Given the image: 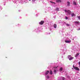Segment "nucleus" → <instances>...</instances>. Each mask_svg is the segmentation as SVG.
Instances as JSON below:
<instances>
[{
  "label": "nucleus",
  "mask_w": 80,
  "mask_h": 80,
  "mask_svg": "<svg viewBox=\"0 0 80 80\" xmlns=\"http://www.w3.org/2000/svg\"><path fill=\"white\" fill-rule=\"evenodd\" d=\"M64 41L66 43H69L71 42V40H70L69 38H67L66 40H65Z\"/></svg>",
  "instance_id": "f257e3e1"
},
{
  "label": "nucleus",
  "mask_w": 80,
  "mask_h": 80,
  "mask_svg": "<svg viewBox=\"0 0 80 80\" xmlns=\"http://www.w3.org/2000/svg\"><path fill=\"white\" fill-rule=\"evenodd\" d=\"M64 12H67L68 15H70L71 14V13H72V12H71V11L68 10H64Z\"/></svg>",
  "instance_id": "f03ea898"
},
{
  "label": "nucleus",
  "mask_w": 80,
  "mask_h": 80,
  "mask_svg": "<svg viewBox=\"0 0 80 80\" xmlns=\"http://www.w3.org/2000/svg\"><path fill=\"white\" fill-rule=\"evenodd\" d=\"M73 67L75 70H78V71H80V69L78 67H75L74 65H73Z\"/></svg>",
  "instance_id": "7ed1b4c3"
},
{
  "label": "nucleus",
  "mask_w": 80,
  "mask_h": 80,
  "mask_svg": "<svg viewBox=\"0 0 80 80\" xmlns=\"http://www.w3.org/2000/svg\"><path fill=\"white\" fill-rule=\"evenodd\" d=\"M39 29H40V28H37L34 30V31L35 32H40V30Z\"/></svg>",
  "instance_id": "20e7f679"
},
{
  "label": "nucleus",
  "mask_w": 80,
  "mask_h": 80,
  "mask_svg": "<svg viewBox=\"0 0 80 80\" xmlns=\"http://www.w3.org/2000/svg\"><path fill=\"white\" fill-rule=\"evenodd\" d=\"M44 23V21H41L40 22H39V24H40V25H43Z\"/></svg>",
  "instance_id": "39448f33"
},
{
  "label": "nucleus",
  "mask_w": 80,
  "mask_h": 80,
  "mask_svg": "<svg viewBox=\"0 0 80 80\" xmlns=\"http://www.w3.org/2000/svg\"><path fill=\"white\" fill-rule=\"evenodd\" d=\"M53 28V26H51L49 28L50 30V31H51V30H52V28Z\"/></svg>",
  "instance_id": "423d86ee"
},
{
  "label": "nucleus",
  "mask_w": 80,
  "mask_h": 80,
  "mask_svg": "<svg viewBox=\"0 0 80 80\" xmlns=\"http://www.w3.org/2000/svg\"><path fill=\"white\" fill-rule=\"evenodd\" d=\"M76 16V15L74 13H72L71 14V17H75Z\"/></svg>",
  "instance_id": "0eeeda50"
},
{
  "label": "nucleus",
  "mask_w": 80,
  "mask_h": 80,
  "mask_svg": "<svg viewBox=\"0 0 80 80\" xmlns=\"http://www.w3.org/2000/svg\"><path fill=\"white\" fill-rule=\"evenodd\" d=\"M74 58L73 57H71L69 59V60H73Z\"/></svg>",
  "instance_id": "6e6552de"
},
{
  "label": "nucleus",
  "mask_w": 80,
  "mask_h": 80,
  "mask_svg": "<svg viewBox=\"0 0 80 80\" xmlns=\"http://www.w3.org/2000/svg\"><path fill=\"white\" fill-rule=\"evenodd\" d=\"M67 6H69L70 5V2H67Z\"/></svg>",
  "instance_id": "1a4fd4ad"
},
{
  "label": "nucleus",
  "mask_w": 80,
  "mask_h": 80,
  "mask_svg": "<svg viewBox=\"0 0 80 80\" xmlns=\"http://www.w3.org/2000/svg\"><path fill=\"white\" fill-rule=\"evenodd\" d=\"M71 48L72 50H75V46H73Z\"/></svg>",
  "instance_id": "9d476101"
},
{
  "label": "nucleus",
  "mask_w": 80,
  "mask_h": 80,
  "mask_svg": "<svg viewBox=\"0 0 80 80\" xmlns=\"http://www.w3.org/2000/svg\"><path fill=\"white\" fill-rule=\"evenodd\" d=\"M64 23L66 25V26H67V27H69V26H70V24H67L65 22H64Z\"/></svg>",
  "instance_id": "9b49d317"
},
{
  "label": "nucleus",
  "mask_w": 80,
  "mask_h": 80,
  "mask_svg": "<svg viewBox=\"0 0 80 80\" xmlns=\"http://www.w3.org/2000/svg\"><path fill=\"white\" fill-rule=\"evenodd\" d=\"M74 23L76 24H79V22L75 21L74 22Z\"/></svg>",
  "instance_id": "f8f14e48"
},
{
  "label": "nucleus",
  "mask_w": 80,
  "mask_h": 80,
  "mask_svg": "<svg viewBox=\"0 0 80 80\" xmlns=\"http://www.w3.org/2000/svg\"><path fill=\"white\" fill-rule=\"evenodd\" d=\"M79 53H77L75 56V57H77L78 56V55H79Z\"/></svg>",
  "instance_id": "ddd939ff"
},
{
  "label": "nucleus",
  "mask_w": 80,
  "mask_h": 80,
  "mask_svg": "<svg viewBox=\"0 0 80 80\" xmlns=\"http://www.w3.org/2000/svg\"><path fill=\"white\" fill-rule=\"evenodd\" d=\"M56 2H61V0H56Z\"/></svg>",
  "instance_id": "4468645a"
},
{
  "label": "nucleus",
  "mask_w": 80,
  "mask_h": 80,
  "mask_svg": "<svg viewBox=\"0 0 80 80\" xmlns=\"http://www.w3.org/2000/svg\"><path fill=\"white\" fill-rule=\"evenodd\" d=\"M54 27L55 28H57V24H54Z\"/></svg>",
  "instance_id": "2eb2a0df"
},
{
  "label": "nucleus",
  "mask_w": 80,
  "mask_h": 80,
  "mask_svg": "<svg viewBox=\"0 0 80 80\" xmlns=\"http://www.w3.org/2000/svg\"><path fill=\"white\" fill-rule=\"evenodd\" d=\"M60 71V72H61V71H62L63 70V68H62V67H61L59 69Z\"/></svg>",
  "instance_id": "dca6fc26"
},
{
  "label": "nucleus",
  "mask_w": 80,
  "mask_h": 80,
  "mask_svg": "<svg viewBox=\"0 0 80 80\" xmlns=\"http://www.w3.org/2000/svg\"><path fill=\"white\" fill-rule=\"evenodd\" d=\"M49 71H48L46 72V75H48V73H49Z\"/></svg>",
  "instance_id": "f3484780"
},
{
  "label": "nucleus",
  "mask_w": 80,
  "mask_h": 80,
  "mask_svg": "<svg viewBox=\"0 0 80 80\" xmlns=\"http://www.w3.org/2000/svg\"><path fill=\"white\" fill-rule=\"evenodd\" d=\"M55 10L56 11H59V8H56Z\"/></svg>",
  "instance_id": "a211bd4d"
},
{
  "label": "nucleus",
  "mask_w": 80,
  "mask_h": 80,
  "mask_svg": "<svg viewBox=\"0 0 80 80\" xmlns=\"http://www.w3.org/2000/svg\"><path fill=\"white\" fill-rule=\"evenodd\" d=\"M50 74L51 75H52V74H53V73H52V70H51V71H50Z\"/></svg>",
  "instance_id": "6ab92c4d"
},
{
  "label": "nucleus",
  "mask_w": 80,
  "mask_h": 80,
  "mask_svg": "<svg viewBox=\"0 0 80 80\" xmlns=\"http://www.w3.org/2000/svg\"><path fill=\"white\" fill-rule=\"evenodd\" d=\"M71 57H72V56L69 55L68 56V58L69 59V58H71Z\"/></svg>",
  "instance_id": "aec40b11"
},
{
  "label": "nucleus",
  "mask_w": 80,
  "mask_h": 80,
  "mask_svg": "<svg viewBox=\"0 0 80 80\" xmlns=\"http://www.w3.org/2000/svg\"><path fill=\"white\" fill-rule=\"evenodd\" d=\"M73 4L74 5H76V2H75V1H73Z\"/></svg>",
  "instance_id": "412c9836"
},
{
  "label": "nucleus",
  "mask_w": 80,
  "mask_h": 80,
  "mask_svg": "<svg viewBox=\"0 0 80 80\" xmlns=\"http://www.w3.org/2000/svg\"><path fill=\"white\" fill-rule=\"evenodd\" d=\"M54 72L55 73H57V70H56L55 69H54Z\"/></svg>",
  "instance_id": "4be33fe9"
},
{
  "label": "nucleus",
  "mask_w": 80,
  "mask_h": 80,
  "mask_svg": "<svg viewBox=\"0 0 80 80\" xmlns=\"http://www.w3.org/2000/svg\"><path fill=\"white\" fill-rule=\"evenodd\" d=\"M2 6H0V11H1V10H2Z\"/></svg>",
  "instance_id": "5701e85b"
},
{
  "label": "nucleus",
  "mask_w": 80,
  "mask_h": 80,
  "mask_svg": "<svg viewBox=\"0 0 80 80\" xmlns=\"http://www.w3.org/2000/svg\"><path fill=\"white\" fill-rule=\"evenodd\" d=\"M36 0H32V3H34V2H35Z\"/></svg>",
  "instance_id": "b1692460"
},
{
  "label": "nucleus",
  "mask_w": 80,
  "mask_h": 80,
  "mask_svg": "<svg viewBox=\"0 0 80 80\" xmlns=\"http://www.w3.org/2000/svg\"><path fill=\"white\" fill-rule=\"evenodd\" d=\"M58 23H62V21L60 20H59L58 22Z\"/></svg>",
  "instance_id": "393cba45"
},
{
  "label": "nucleus",
  "mask_w": 80,
  "mask_h": 80,
  "mask_svg": "<svg viewBox=\"0 0 80 80\" xmlns=\"http://www.w3.org/2000/svg\"><path fill=\"white\" fill-rule=\"evenodd\" d=\"M65 19L66 20H68V17H67V16H66L65 18Z\"/></svg>",
  "instance_id": "a878e982"
},
{
  "label": "nucleus",
  "mask_w": 80,
  "mask_h": 80,
  "mask_svg": "<svg viewBox=\"0 0 80 80\" xmlns=\"http://www.w3.org/2000/svg\"><path fill=\"white\" fill-rule=\"evenodd\" d=\"M79 20H80V16H77Z\"/></svg>",
  "instance_id": "bb28decb"
},
{
  "label": "nucleus",
  "mask_w": 80,
  "mask_h": 80,
  "mask_svg": "<svg viewBox=\"0 0 80 80\" xmlns=\"http://www.w3.org/2000/svg\"><path fill=\"white\" fill-rule=\"evenodd\" d=\"M77 30L78 31L80 30V28H78H78H77Z\"/></svg>",
  "instance_id": "cd10ccee"
},
{
  "label": "nucleus",
  "mask_w": 80,
  "mask_h": 80,
  "mask_svg": "<svg viewBox=\"0 0 80 80\" xmlns=\"http://www.w3.org/2000/svg\"><path fill=\"white\" fill-rule=\"evenodd\" d=\"M50 2L51 3H55L53 2H52V1H50Z\"/></svg>",
  "instance_id": "c85d7f7f"
},
{
  "label": "nucleus",
  "mask_w": 80,
  "mask_h": 80,
  "mask_svg": "<svg viewBox=\"0 0 80 80\" xmlns=\"http://www.w3.org/2000/svg\"><path fill=\"white\" fill-rule=\"evenodd\" d=\"M47 78H49L50 77H49V76H47Z\"/></svg>",
  "instance_id": "c756f323"
},
{
  "label": "nucleus",
  "mask_w": 80,
  "mask_h": 80,
  "mask_svg": "<svg viewBox=\"0 0 80 80\" xmlns=\"http://www.w3.org/2000/svg\"><path fill=\"white\" fill-rule=\"evenodd\" d=\"M62 80H65V78H64L63 77H62Z\"/></svg>",
  "instance_id": "7c9ffc66"
},
{
  "label": "nucleus",
  "mask_w": 80,
  "mask_h": 80,
  "mask_svg": "<svg viewBox=\"0 0 80 80\" xmlns=\"http://www.w3.org/2000/svg\"><path fill=\"white\" fill-rule=\"evenodd\" d=\"M58 66L57 67H54V68H57V67H58Z\"/></svg>",
  "instance_id": "2f4dec72"
},
{
  "label": "nucleus",
  "mask_w": 80,
  "mask_h": 80,
  "mask_svg": "<svg viewBox=\"0 0 80 80\" xmlns=\"http://www.w3.org/2000/svg\"><path fill=\"white\" fill-rule=\"evenodd\" d=\"M78 64H79V65H80V62H78Z\"/></svg>",
  "instance_id": "473e14b6"
},
{
  "label": "nucleus",
  "mask_w": 80,
  "mask_h": 80,
  "mask_svg": "<svg viewBox=\"0 0 80 80\" xmlns=\"http://www.w3.org/2000/svg\"><path fill=\"white\" fill-rule=\"evenodd\" d=\"M38 15V14H36L37 17V16Z\"/></svg>",
  "instance_id": "72a5a7b5"
},
{
  "label": "nucleus",
  "mask_w": 80,
  "mask_h": 80,
  "mask_svg": "<svg viewBox=\"0 0 80 80\" xmlns=\"http://www.w3.org/2000/svg\"><path fill=\"white\" fill-rule=\"evenodd\" d=\"M4 5H5V4H4Z\"/></svg>",
  "instance_id": "f704fd0d"
},
{
  "label": "nucleus",
  "mask_w": 80,
  "mask_h": 80,
  "mask_svg": "<svg viewBox=\"0 0 80 80\" xmlns=\"http://www.w3.org/2000/svg\"><path fill=\"white\" fill-rule=\"evenodd\" d=\"M29 0V1H31V0Z\"/></svg>",
  "instance_id": "c9c22d12"
},
{
  "label": "nucleus",
  "mask_w": 80,
  "mask_h": 80,
  "mask_svg": "<svg viewBox=\"0 0 80 80\" xmlns=\"http://www.w3.org/2000/svg\"><path fill=\"white\" fill-rule=\"evenodd\" d=\"M68 77H69V76H68Z\"/></svg>",
  "instance_id": "e433bc0d"
},
{
  "label": "nucleus",
  "mask_w": 80,
  "mask_h": 80,
  "mask_svg": "<svg viewBox=\"0 0 80 80\" xmlns=\"http://www.w3.org/2000/svg\"><path fill=\"white\" fill-rule=\"evenodd\" d=\"M18 25H19V24H18Z\"/></svg>",
  "instance_id": "4c0bfd02"
},
{
  "label": "nucleus",
  "mask_w": 80,
  "mask_h": 80,
  "mask_svg": "<svg viewBox=\"0 0 80 80\" xmlns=\"http://www.w3.org/2000/svg\"><path fill=\"white\" fill-rule=\"evenodd\" d=\"M79 67H80V65H79Z\"/></svg>",
  "instance_id": "58836bf2"
},
{
  "label": "nucleus",
  "mask_w": 80,
  "mask_h": 80,
  "mask_svg": "<svg viewBox=\"0 0 80 80\" xmlns=\"http://www.w3.org/2000/svg\"><path fill=\"white\" fill-rule=\"evenodd\" d=\"M50 33H49V34H50Z\"/></svg>",
  "instance_id": "ea45409f"
},
{
  "label": "nucleus",
  "mask_w": 80,
  "mask_h": 80,
  "mask_svg": "<svg viewBox=\"0 0 80 80\" xmlns=\"http://www.w3.org/2000/svg\"><path fill=\"white\" fill-rule=\"evenodd\" d=\"M16 26H17V25H16Z\"/></svg>",
  "instance_id": "a19ab883"
}]
</instances>
